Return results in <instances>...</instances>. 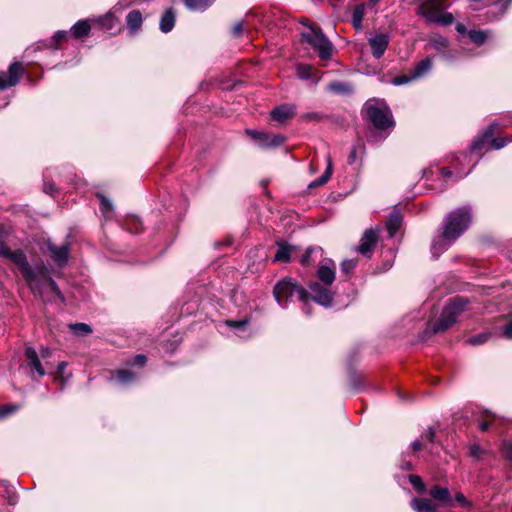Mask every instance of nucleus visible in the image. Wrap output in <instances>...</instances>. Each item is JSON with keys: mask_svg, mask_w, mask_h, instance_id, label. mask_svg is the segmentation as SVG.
<instances>
[{"mask_svg": "<svg viewBox=\"0 0 512 512\" xmlns=\"http://www.w3.org/2000/svg\"><path fill=\"white\" fill-rule=\"evenodd\" d=\"M429 494L433 499L438 500V501L442 502L443 504L450 505V506L452 505L451 494H450L449 490L445 487H440V486L435 485L430 489Z\"/></svg>", "mask_w": 512, "mask_h": 512, "instance_id": "nucleus-20", "label": "nucleus"}, {"mask_svg": "<svg viewBox=\"0 0 512 512\" xmlns=\"http://www.w3.org/2000/svg\"><path fill=\"white\" fill-rule=\"evenodd\" d=\"M328 90L336 94H350L353 91V87L344 82H332L328 85Z\"/></svg>", "mask_w": 512, "mask_h": 512, "instance_id": "nucleus-29", "label": "nucleus"}, {"mask_svg": "<svg viewBox=\"0 0 512 512\" xmlns=\"http://www.w3.org/2000/svg\"><path fill=\"white\" fill-rule=\"evenodd\" d=\"M401 225H402V216L400 215V213L399 212L391 213L387 220V223H386V227H387L390 237H393L398 232Z\"/></svg>", "mask_w": 512, "mask_h": 512, "instance_id": "nucleus-25", "label": "nucleus"}, {"mask_svg": "<svg viewBox=\"0 0 512 512\" xmlns=\"http://www.w3.org/2000/svg\"><path fill=\"white\" fill-rule=\"evenodd\" d=\"M432 59L427 57L420 62H418L415 67L410 71L412 74V78L419 79L425 76L432 68Z\"/></svg>", "mask_w": 512, "mask_h": 512, "instance_id": "nucleus-22", "label": "nucleus"}, {"mask_svg": "<svg viewBox=\"0 0 512 512\" xmlns=\"http://www.w3.org/2000/svg\"><path fill=\"white\" fill-rule=\"evenodd\" d=\"M127 229L132 233H139L142 230V222L137 216H132L126 220Z\"/></svg>", "mask_w": 512, "mask_h": 512, "instance_id": "nucleus-38", "label": "nucleus"}, {"mask_svg": "<svg viewBox=\"0 0 512 512\" xmlns=\"http://www.w3.org/2000/svg\"><path fill=\"white\" fill-rule=\"evenodd\" d=\"M30 275L23 276L34 294L42 295L45 289H50L58 298L64 301L62 293L56 282L49 276L47 270L43 268L33 269L29 265Z\"/></svg>", "mask_w": 512, "mask_h": 512, "instance_id": "nucleus-5", "label": "nucleus"}, {"mask_svg": "<svg viewBox=\"0 0 512 512\" xmlns=\"http://www.w3.org/2000/svg\"><path fill=\"white\" fill-rule=\"evenodd\" d=\"M331 175H332V162H331L330 157H328L327 158V168H326L325 172L319 178L314 180L309 185V187H317V186L324 185L325 183L328 182V180L330 179Z\"/></svg>", "mask_w": 512, "mask_h": 512, "instance_id": "nucleus-30", "label": "nucleus"}, {"mask_svg": "<svg viewBox=\"0 0 512 512\" xmlns=\"http://www.w3.org/2000/svg\"><path fill=\"white\" fill-rule=\"evenodd\" d=\"M56 191V187L53 183H45L44 184V192L52 195Z\"/></svg>", "mask_w": 512, "mask_h": 512, "instance_id": "nucleus-56", "label": "nucleus"}, {"mask_svg": "<svg viewBox=\"0 0 512 512\" xmlns=\"http://www.w3.org/2000/svg\"><path fill=\"white\" fill-rule=\"evenodd\" d=\"M145 363H146V357L142 354L136 355L132 360L133 365L143 366Z\"/></svg>", "mask_w": 512, "mask_h": 512, "instance_id": "nucleus-52", "label": "nucleus"}, {"mask_svg": "<svg viewBox=\"0 0 512 512\" xmlns=\"http://www.w3.org/2000/svg\"><path fill=\"white\" fill-rule=\"evenodd\" d=\"M490 426V422L487 420H482L479 422V428L481 431H487Z\"/></svg>", "mask_w": 512, "mask_h": 512, "instance_id": "nucleus-61", "label": "nucleus"}, {"mask_svg": "<svg viewBox=\"0 0 512 512\" xmlns=\"http://www.w3.org/2000/svg\"><path fill=\"white\" fill-rule=\"evenodd\" d=\"M503 334L506 338L512 339V320L504 327Z\"/></svg>", "mask_w": 512, "mask_h": 512, "instance_id": "nucleus-53", "label": "nucleus"}, {"mask_svg": "<svg viewBox=\"0 0 512 512\" xmlns=\"http://www.w3.org/2000/svg\"><path fill=\"white\" fill-rule=\"evenodd\" d=\"M468 36L476 45H482L487 40L488 33L483 30H469Z\"/></svg>", "mask_w": 512, "mask_h": 512, "instance_id": "nucleus-33", "label": "nucleus"}, {"mask_svg": "<svg viewBox=\"0 0 512 512\" xmlns=\"http://www.w3.org/2000/svg\"><path fill=\"white\" fill-rule=\"evenodd\" d=\"M512 2V0H497L496 5L500 7L502 13L505 11L507 6Z\"/></svg>", "mask_w": 512, "mask_h": 512, "instance_id": "nucleus-58", "label": "nucleus"}, {"mask_svg": "<svg viewBox=\"0 0 512 512\" xmlns=\"http://www.w3.org/2000/svg\"><path fill=\"white\" fill-rule=\"evenodd\" d=\"M446 0H423L417 12L427 11L428 9H434L435 7H439L441 5H446Z\"/></svg>", "mask_w": 512, "mask_h": 512, "instance_id": "nucleus-37", "label": "nucleus"}, {"mask_svg": "<svg viewBox=\"0 0 512 512\" xmlns=\"http://www.w3.org/2000/svg\"><path fill=\"white\" fill-rule=\"evenodd\" d=\"M25 355L28 365L34 368L39 377H43L46 374V372L41 364V361L35 349H33L32 347H27Z\"/></svg>", "mask_w": 512, "mask_h": 512, "instance_id": "nucleus-18", "label": "nucleus"}, {"mask_svg": "<svg viewBox=\"0 0 512 512\" xmlns=\"http://www.w3.org/2000/svg\"><path fill=\"white\" fill-rule=\"evenodd\" d=\"M377 240V231L372 228L367 229L360 240V245L358 246L357 251L362 255L370 254L375 248Z\"/></svg>", "mask_w": 512, "mask_h": 512, "instance_id": "nucleus-15", "label": "nucleus"}, {"mask_svg": "<svg viewBox=\"0 0 512 512\" xmlns=\"http://www.w3.org/2000/svg\"><path fill=\"white\" fill-rule=\"evenodd\" d=\"M293 247L286 243H278V249L274 256L275 262H289Z\"/></svg>", "mask_w": 512, "mask_h": 512, "instance_id": "nucleus-26", "label": "nucleus"}, {"mask_svg": "<svg viewBox=\"0 0 512 512\" xmlns=\"http://www.w3.org/2000/svg\"><path fill=\"white\" fill-rule=\"evenodd\" d=\"M309 290L314 302L324 307L331 306L333 295L327 287L321 286L317 282H313L309 285Z\"/></svg>", "mask_w": 512, "mask_h": 512, "instance_id": "nucleus-12", "label": "nucleus"}, {"mask_svg": "<svg viewBox=\"0 0 512 512\" xmlns=\"http://www.w3.org/2000/svg\"><path fill=\"white\" fill-rule=\"evenodd\" d=\"M98 198L100 200V209L106 219L112 217L113 214V205L111 201L105 196L98 194Z\"/></svg>", "mask_w": 512, "mask_h": 512, "instance_id": "nucleus-32", "label": "nucleus"}, {"mask_svg": "<svg viewBox=\"0 0 512 512\" xmlns=\"http://www.w3.org/2000/svg\"><path fill=\"white\" fill-rule=\"evenodd\" d=\"M472 219L471 208L464 206L450 212L443 221L442 233L434 239L431 250L435 257L458 239L469 227Z\"/></svg>", "mask_w": 512, "mask_h": 512, "instance_id": "nucleus-1", "label": "nucleus"}, {"mask_svg": "<svg viewBox=\"0 0 512 512\" xmlns=\"http://www.w3.org/2000/svg\"><path fill=\"white\" fill-rule=\"evenodd\" d=\"M246 134L249 135L256 144L261 148H276L284 143L285 138L280 134H268L263 131L247 129Z\"/></svg>", "mask_w": 512, "mask_h": 512, "instance_id": "nucleus-9", "label": "nucleus"}, {"mask_svg": "<svg viewBox=\"0 0 512 512\" xmlns=\"http://www.w3.org/2000/svg\"><path fill=\"white\" fill-rule=\"evenodd\" d=\"M400 468H401L402 470H407V471H409V470H412V464H411V462H410V461L402 460V461H401V464H400Z\"/></svg>", "mask_w": 512, "mask_h": 512, "instance_id": "nucleus-59", "label": "nucleus"}, {"mask_svg": "<svg viewBox=\"0 0 512 512\" xmlns=\"http://www.w3.org/2000/svg\"><path fill=\"white\" fill-rule=\"evenodd\" d=\"M409 481L412 484V486L418 491V492H424L425 491V485L421 479L420 476L417 475H410Z\"/></svg>", "mask_w": 512, "mask_h": 512, "instance_id": "nucleus-41", "label": "nucleus"}, {"mask_svg": "<svg viewBox=\"0 0 512 512\" xmlns=\"http://www.w3.org/2000/svg\"><path fill=\"white\" fill-rule=\"evenodd\" d=\"M142 14L139 10H132L126 16L127 28L131 33L138 31L142 25Z\"/></svg>", "mask_w": 512, "mask_h": 512, "instance_id": "nucleus-21", "label": "nucleus"}, {"mask_svg": "<svg viewBox=\"0 0 512 512\" xmlns=\"http://www.w3.org/2000/svg\"><path fill=\"white\" fill-rule=\"evenodd\" d=\"M484 453L485 451L478 444H473L469 448L470 456L475 459H480Z\"/></svg>", "mask_w": 512, "mask_h": 512, "instance_id": "nucleus-47", "label": "nucleus"}, {"mask_svg": "<svg viewBox=\"0 0 512 512\" xmlns=\"http://www.w3.org/2000/svg\"><path fill=\"white\" fill-rule=\"evenodd\" d=\"M411 506L416 512H437V506L427 498H414Z\"/></svg>", "mask_w": 512, "mask_h": 512, "instance_id": "nucleus-19", "label": "nucleus"}, {"mask_svg": "<svg viewBox=\"0 0 512 512\" xmlns=\"http://www.w3.org/2000/svg\"><path fill=\"white\" fill-rule=\"evenodd\" d=\"M441 174L444 178H449L453 175V172L449 168H442Z\"/></svg>", "mask_w": 512, "mask_h": 512, "instance_id": "nucleus-63", "label": "nucleus"}, {"mask_svg": "<svg viewBox=\"0 0 512 512\" xmlns=\"http://www.w3.org/2000/svg\"><path fill=\"white\" fill-rule=\"evenodd\" d=\"M70 328L76 335H86L92 332L91 327L85 323L71 324Z\"/></svg>", "mask_w": 512, "mask_h": 512, "instance_id": "nucleus-39", "label": "nucleus"}, {"mask_svg": "<svg viewBox=\"0 0 512 512\" xmlns=\"http://www.w3.org/2000/svg\"><path fill=\"white\" fill-rule=\"evenodd\" d=\"M160 30L163 33L170 32L175 25V13L172 9H167L160 19Z\"/></svg>", "mask_w": 512, "mask_h": 512, "instance_id": "nucleus-23", "label": "nucleus"}, {"mask_svg": "<svg viewBox=\"0 0 512 512\" xmlns=\"http://www.w3.org/2000/svg\"><path fill=\"white\" fill-rule=\"evenodd\" d=\"M490 337H491V333L484 332V333H480L475 336H471L470 338H468L466 340V342L469 345L478 346V345H482V344L486 343L490 339Z\"/></svg>", "mask_w": 512, "mask_h": 512, "instance_id": "nucleus-36", "label": "nucleus"}, {"mask_svg": "<svg viewBox=\"0 0 512 512\" xmlns=\"http://www.w3.org/2000/svg\"><path fill=\"white\" fill-rule=\"evenodd\" d=\"M442 57L446 60V61H452L455 59L454 55L452 54L451 51H444L443 54H442Z\"/></svg>", "mask_w": 512, "mask_h": 512, "instance_id": "nucleus-62", "label": "nucleus"}, {"mask_svg": "<svg viewBox=\"0 0 512 512\" xmlns=\"http://www.w3.org/2000/svg\"><path fill=\"white\" fill-rule=\"evenodd\" d=\"M302 37L317 51L321 59L327 60L331 58L333 45L320 28H310L308 32L302 33Z\"/></svg>", "mask_w": 512, "mask_h": 512, "instance_id": "nucleus-6", "label": "nucleus"}, {"mask_svg": "<svg viewBox=\"0 0 512 512\" xmlns=\"http://www.w3.org/2000/svg\"><path fill=\"white\" fill-rule=\"evenodd\" d=\"M366 4L361 3L356 5L352 10L351 23L356 30H361L363 25L362 21L365 15Z\"/></svg>", "mask_w": 512, "mask_h": 512, "instance_id": "nucleus-24", "label": "nucleus"}, {"mask_svg": "<svg viewBox=\"0 0 512 512\" xmlns=\"http://www.w3.org/2000/svg\"><path fill=\"white\" fill-rule=\"evenodd\" d=\"M335 263L330 259L323 260L317 270L318 279L326 286H330L335 280Z\"/></svg>", "mask_w": 512, "mask_h": 512, "instance_id": "nucleus-14", "label": "nucleus"}, {"mask_svg": "<svg viewBox=\"0 0 512 512\" xmlns=\"http://www.w3.org/2000/svg\"><path fill=\"white\" fill-rule=\"evenodd\" d=\"M455 29L459 34H464V33L468 34V31H469L466 29L465 25L462 23H457Z\"/></svg>", "mask_w": 512, "mask_h": 512, "instance_id": "nucleus-60", "label": "nucleus"}, {"mask_svg": "<svg viewBox=\"0 0 512 512\" xmlns=\"http://www.w3.org/2000/svg\"><path fill=\"white\" fill-rule=\"evenodd\" d=\"M23 74L21 63L14 62L9 66L7 72H0V90L16 85Z\"/></svg>", "mask_w": 512, "mask_h": 512, "instance_id": "nucleus-11", "label": "nucleus"}, {"mask_svg": "<svg viewBox=\"0 0 512 512\" xmlns=\"http://www.w3.org/2000/svg\"><path fill=\"white\" fill-rule=\"evenodd\" d=\"M424 446L425 445L423 444V441L421 439H417L411 443L413 451H419Z\"/></svg>", "mask_w": 512, "mask_h": 512, "instance_id": "nucleus-57", "label": "nucleus"}, {"mask_svg": "<svg viewBox=\"0 0 512 512\" xmlns=\"http://www.w3.org/2000/svg\"><path fill=\"white\" fill-rule=\"evenodd\" d=\"M311 66L299 64L297 66V74L301 79H309L311 77Z\"/></svg>", "mask_w": 512, "mask_h": 512, "instance_id": "nucleus-42", "label": "nucleus"}, {"mask_svg": "<svg viewBox=\"0 0 512 512\" xmlns=\"http://www.w3.org/2000/svg\"><path fill=\"white\" fill-rule=\"evenodd\" d=\"M47 249L55 263L62 265L67 262L69 255V247L67 244L56 246L52 242L48 241Z\"/></svg>", "mask_w": 512, "mask_h": 512, "instance_id": "nucleus-16", "label": "nucleus"}, {"mask_svg": "<svg viewBox=\"0 0 512 512\" xmlns=\"http://www.w3.org/2000/svg\"><path fill=\"white\" fill-rule=\"evenodd\" d=\"M41 356L42 358H46V357H49L50 356V350L45 348V349H42L41 350Z\"/></svg>", "mask_w": 512, "mask_h": 512, "instance_id": "nucleus-64", "label": "nucleus"}, {"mask_svg": "<svg viewBox=\"0 0 512 512\" xmlns=\"http://www.w3.org/2000/svg\"><path fill=\"white\" fill-rule=\"evenodd\" d=\"M415 80L414 78H412V74L411 72L409 73V75H401V76H397L395 77L391 83L395 86H399V85H404V84H407L411 81Z\"/></svg>", "mask_w": 512, "mask_h": 512, "instance_id": "nucleus-44", "label": "nucleus"}, {"mask_svg": "<svg viewBox=\"0 0 512 512\" xmlns=\"http://www.w3.org/2000/svg\"><path fill=\"white\" fill-rule=\"evenodd\" d=\"M244 29V24L243 22H237L234 24L233 28H232V33L234 36L238 37L241 35L242 31Z\"/></svg>", "mask_w": 512, "mask_h": 512, "instance_id": "nucleus-50", "label": "nucleus"}, {"mask_svg": "<svg viewBox=\"0 0 512 512\" xmlns=\"http://www.w3.org/2000/svg\"><path fill=\"white\" fill-rule=\"evenodd\" d=\"M136 375L128 370H118L113 379L121 384H128L135 379Z\"/></svg>", "mask_w": 512, "mask_h": 512, "instance_id": "nucleus-35", "label": "nucleus"}, {"mask_svg": "<svg viewBox=\"0 0 512 512\" xmlns=\"http://www.w3.org/2000/svg\"><path fill=\"white\" fill-rule=\"evenodd\" d=\"M363 115L378 130H385L394 125L389 108L377 99H370L365 103Z\"/></svg>", "mask_w": 512, "mask_h": 512, "instance_id": "nucleus-2", "label": "nucleus"}, {"mask_svg": "<svg viewBox=\"0 0 512 512\" xmlns=\"http://www.w3.org/2000/svg\"><path fill=\"white\" fill-rule=\"evenodd\" d=\"M450 6L449 3L446 5H441L439 7H435L434 9H428L427 11L417 12L418 15L424 17L427 23H435L443 26H449L454 21L455 18L452 13L444 12V9Z\"/></svg>", "mask_w": 512, "mask_h": 512, "instance_id": "nucleus-8", "label": "nucleus"}, {"mask_svg": "<svg viewBox=\"0 0 512 512\" xmlns=\"http://www.w3.org/2000/svg\"><path fill=\"white\" fill-rule=\"evenodd\" d=\"M493 127H489L481 137L475 139L471 145L472 151H479L482 150L489 145H491L494 149H501L503 148L507 141L504 138H493Z\"/></svg>", "mask_w": 512, "mask_h": 512, "instance_id": "nucleus-10", "label": "nucleus"}, {"mask_svg": "<svg viewBox=\"0 0 512 512\" xmlns=\"http://www.w3.org/2000/svg\"><path fill=\"white\" fill-rule=\"evenodd\" d=\"M247 323H248L247 319H244V320H241V321L228 320L226 322V324L229 327H232V328L238 329V330L243 329L247 325Z\"/></svg>", "mask_w": 512, "mask_h": 512, "instance_id": "nucleus-49", "label": "nucleus"}, {"mask_svg": "<svg viewBox=\"0 0 512 512\" xmlns=\"http://www.w3.org/2000/svg\"><path fill=\"white\" fill-rule=\"evenodd\" d=\"M502 451H503V454L505 455V457L507 459H509L510 461H512V445L509 443H505L503 445Z\"/></svg>", "mask_w": 512, "mask_h": 512, "instance_id": "nucleus-51", "label": "nucleus"}, {"mask_svg": "<svg viewBox=\"0 0 512 512\" xmlns=\"http://www.w3.org/2000/svg\"><path fill=\"white\" fill-rule=\"evenodd\" d=\"M325 118L321 112H307L301 115V120L305 122H319Z\"/></svg>", "mask_w": 512, "mask_h": 512, "instance_id": "nucleus-40", "label": "nucleus"}, {"mask_svg": "<svg viewBox=\"0 0 512 512\" xmlns=\"http://www.w3.org/2000/svg\"><path fill=\"white\" fill-rule=\"evenodd\" d=\"M67 36V31H64V30H60V31H57L53 38L56 42H60L62 40H64Z\"/></svg>", "mask_w": 512, "mask_h": 512, "instance_id": "nucleus-54", "label": "nucleus"}, {"mask_svg": "<svg viewBox=\"0 0 512 512\" xmlns=\"http://www.w3.org/2000/svg\"><path fill=\"white\" fill-rule=\"evenodd\" d=\"M296 113V107L292 104H283L275 107L271 111V116L278 122H284L287 119L293 117Z\"/></svg>", "mask_w": 512, "mask_h": 512, "instance_id": "nucleus-17", "label": "nucleus"}, {"mask_svg": "<svg viewBox=\"0 0 512 512\" xmlns=\"http://www.w3.org/2000/svg\"><path fill=\"white\" fill-rule=\"evenodd\" d=\"M66 367H67V362L62 361V362L58 363L57 372L59 375L55 377V380H58L60 378V375L65 371Z\"/></svg>", "mask_w": 512, "mask_h": 512, "instance_id": "nucleus-55", "label": "nucleus"}, {"mask_svg": "<svg viewBox=\"0 0 512 512\" xmlns=\"http://www.w3.org/2000/svg\"><path fill=\"white\" fill-rule=\"evenodd\" d=\"M18 410L16 405H1L0 406V418L7 417Z\"/></svg>", "mask_w": 512, "mask_h": 512, "instance_id": "nucleus-45", "label": "nucleus"}, {"mask_svg": "<svg viewBox=\"0 0 512 512\" xmlns=\"http://www.w3.org/2000/svg\"><path fill=\"white\" fill-rule=\"evenodd\" d=\"M373 57L380 59L385 53L390 43V35L388 33H376L368 40Z\"/></svg>", "mask_w": 512, "mask_h": 512, "instance_id": "nucleus-13", "label": "nucleus"}, {"mask_svg": "<svg viewBox=\"0 0 512 512\" xmlns=\"http://www.w3.org/2000/svg\"><path fill=\"white\" fill-rule=\"evenodd\" d=\"M273 294L278 304L282 307H286L287 302L292 300L294 297H297L298 300L304 302L305 305L309 299L307 290L298 285L291 278L279 281L274 287Z\"/></svg>", "mask_w": 512, "mask_h": 512, "instance_id": "nucleus-4", "label": "nucleus"}, {"mask_svg": "<svg viewBox=\"0 0 512 512\" xmlns=\"http://www.w3.org/2000/svg\"><path fill=\"white\" fill-rule=\"evenodd\" d=\"M0 256L11 260L19 269L22 276H29V263L21 250L11 251L5 244L4 235L0 232Z\"/></svg>", "mask_w": 512, "mask_h": 512, "instance_id": "nucleus-7", "label": "nucleus"}, {"mask_svg": "<svg viewBox=\"0 0 512 512\" xmlns=\"http://www.w3.org/2000/svg\"><path fill=\"white\" fill-rule=\"evenodd\" d=\"M319 254L320 257H322L323 255V250L322 248L320 247H310L308 248L305 253L302 255V257L300 258V263L303 265V266H308L311 264V257H312V254Z\"/></svg>", "mask_w": 512, "mask_h": 512, "instance_id": "nucleus-34", "label": "nucleus"}, {"mask_svg": "<svg viewBox=\"0 0 512 512\" xmlns=\"http://www.w3.org/2000/svg\"><path fill=\"white\" fill-rule=\"evenodd\" d=\"M420 439L423 441L424 445H426L427 443H432L434 441V430L432 428H429L427 431L422 433Z\"/></svg>", "mask_w": 512, "mask_h": 512, "instance_id": "nucleus-48", "label": "nucleus"}, {"mask_svg": "<svg viewBox=\"0 0 512 512\" xmlns=\"http://www.w3.org/2000/svg\"><path fill=\"white\" fill-rule=\"evenodd\" d=\"M467 304V299L460 296L451 299L443 309L438 321L434 324L432 328L433 332H444L452 327L457 322L461 313L466 310Z\"/></svg>", "mask_w": 512, "mask_h": 512, "instance_id": "nucleus-3", "label": "nucleus"}, {"mask_svg": "<svg viewBox=\"0 0 512 512\" xmlns=\"http://www.w3.org/2000/svg\"><path fill=\"white\" fill-rule=\"evenodd\" d=\"M184 3L192 11H204L212 5L213 0H184Z\"/></svg>", "mask_w": 512, "mask_h": 512, "instance_id": "nucleus-28", "label": "nucleus"}, {"mask_svg": "<svg viewBox=\"0 0 512 512\" xmlns=\"http://www.w3.org/2000/svg\"><path fill=\"white\" fill-rule=\"evenodd\" d=\"M448 44L447 38L441 35H434L429 38V46L437 51L445 50Z\"/></svg>", "mask_w": 512, "mask_h": 512, "instance_id": "nucleus-31", "label": "nucleus"}, {"mask_svg": "<svg viewBox=\"0 0 512 512\" xmlns=\"http://www.w3.org/2000/svg\"><path fill=\"white\" fill-rule=\"evenodd\" d=\"M357 266V260L354 259H345L341 263V270L344 273H349Z\"/></svg>", "mask_w": 512, "mask_h": 512, "instance_id": "nucleus-46", "label": "nucleus"}, {"mask_svg": "<svg viewBox=\"0 0 512 512\" xmlns=\"http://www.w3.org/2000/svg\"><path fill=\"white\" fill-rule=\"evenodd\" d=\"M455 501L463 508L470 509L473 506L472 502L461 492L455 494Z\"/></svg>", "mask_w": 512, "mask_h": 512, "instance_id": "nucleus-43", "label": "nucleus"}, {"mask_svg": "<svg viewBox=\"0 0 512 512\" xmlns=\"http://www.w3.org/2000/svg\"><path fill=\"white\" fill-rule=\"evenodd\" d=\"M90 29V25L87 21L80 20L72 26L71 32L75 38H82L89 34Z\"/></svg>", "mask_w": 512, "mask_h": 512, "instance_id": "nucleus-27", "label": "nucleus"}]
</instances>
